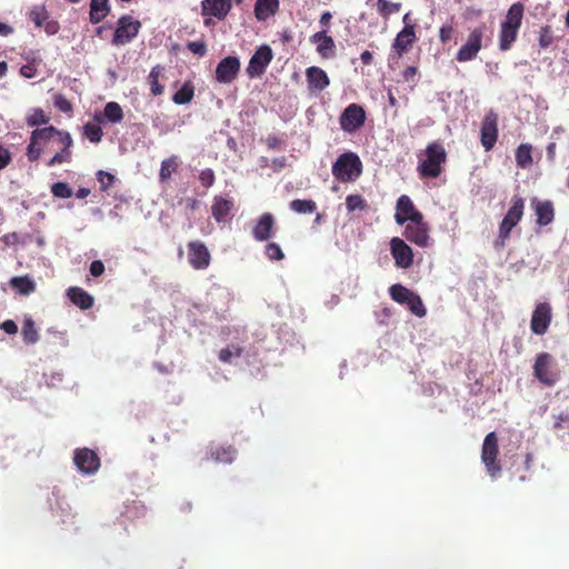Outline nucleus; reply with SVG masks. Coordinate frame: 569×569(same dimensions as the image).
I'll return each mask as SVG.
<instances>
[{
  "mask_svg": "<svg viewBox=\"0 0 569 569\" xmlns=\"http://www.w3.org/2000/svg\"><path fill=\"white\" fill-rule=\"evenodd\" d=\"M232 7L231 0H203L202 14L223 20Z\"/></svg>",
  "mask_w": 569,
  "mask_h": 569,
  "instance_id": "22",
  "label": "nucleus"
},
{
  "mask_svg": "<svg viewBox=\"0 0 569 569\" xmlns=\"http://www.w3.org/2000/svg\"><path fill=\"white\" fill-rule=\"evenodd\" d=\"M279 0H257L253 13L258 21H264L279 11Z\"/></svg>",
  "mask_w": 569,
  "mask_h": 569,
  "instance_id": "23",
  "label": "nucleus"
},
{
  "mask_svg": "<svg viewBox=\"0 0 569 569\" xmlns=\"http://www.w3.org/2000/svg\"><path fill=\"white\" fill-rule=\"evenodd\" d=\"M405 305L408 307V309L417 317H425L427 313V309L425 308V305L422 302V299L417 293H412V296L409 298Z\"/></svg>",
  "mask_w": 569,
  "mask_h": 569,
  "instance_id": "42",
  "label": "nucleus"
},
{
  "mask_svg": "<svg viewBox=\"0 0 569 569\" xmlns=\"http://www.w3.org/2000/svg\"><path fill=\"white\" fill-rule=\"evenodd\" d=\"M422 219L423 214L415 207L409 196L402 194L398 198L395 213V220L398 224L419 222Z\"/></svg>",
  "mask_w": 569,
  "mask_h": 569,
  "instance_id": "10",
  "label": "nucleus"
},
{
  "mask_svg": "<svg viewBox=\"0 0 569 569\" xmlns=\"http://www.w3.org/2000/svg\"><path fill=\"white\" fill-rule=\"evenodd\" d=\"M97 180L100 183V188L102 191H107L114 182V176L103 171L99 170L97 173Z\"/></svg>",
  "mask_w": 569,
  "mask_h": 569,
  "instance_id": "54",
  "label": "nucleus"
},
{
  "mask_svg": "<svg viewBox=\"0 0 569 569\" xmlns=\"http://www.w3.org/2000/svg\"><path fill=\"white\" fill-rule=\"evenodd\" d=\"M236 453L237 451L232 447H220L212 452V457L218 462L230 463L234 460Z\"/></svg>",
  "mask_w": 569,
  "mask_h": 569,
  "instance_id": "44",
  "label": "nucleus"
},
{
  "mask_svg": "<svg viewBox=\"0 0 569 569\" xmlns=\"http://www.w3.org/2000/svg\"><path fill=\"white\" fill-rule=\"evenodd\" d=\"M70 301L81 310L90 309L93 306V297L80 287H71L67 290Z\"/></svg>",
  "mask_w": 569,
  "mask_h": 569,
  "instance_id": "25",
  "label": "nucleus"
},
{
  "mask_svg": "<svg viewBox=\"0 0 569 569\" xmlns=\"http://www.w3.org/2000/svg\"><path fill=\"white\" fill-rule=\"evenodd\" d=\"M341 128L346 131L356 130V103L349 104L340 117Z\"/></svg>",
  "mask_w": 569,
  "mask_h": 569,
  "instance_id": "34",
  "label": "nucleus"
},
{
  "mask_svg": "<svg viewBox=\"0 0 569 569\" xmlns=\"http://www.w3.org/2000/svg\"><path fill=\"white\" fill-rule=\"evenodd\" d=\"M162 71L160 66H156L151 69L148 81L150 84V91L153 96H161L164 91V87L159 82V76Z\"/></svg>",
  "mask_w": 569,
  "mask_h": 569,
  "instance_id": "38",
  "label": "nucleus"
},
{
  "mask_svg": "<svg viewBox=\"0 0 569 569\" xmlns=\"http://www.w3.org/2000/svg\"><path fill=\"white\" fill-rule=\"evenodd\" d=\"M523 13L525 6L521 2H516L511 4L510 8L508 9L501 24L520 29L522 24Z\"/></svg>",
  "mask_w": 569,
  "mask_h": 569,
  "instance_id": "27",
  "label": "nucleus"
},
{
  "mask_svg": "<svg viewBox=\"0 0 569 569\" xmlns=\"http://www.w3.org/2000/svg\"><path fill=\"white\" fill-rule=\"evenodd\" d=\"M453 34V27L451 24H443L439 30V40L441 43H447L451 40Z\"/></svg>",
  "mask_w": 569,
  "mask_h": 569,
  "instance_id": "59",
  "label": "nucleus"
},
{
  "mask_svg": "<svg viewBox=\"0 0 569 569\" xmlns=\"http://www.w3.org/2000/svg\"><path fill=\"white\" fill-rule=\"evenodd\" d=\"M0 329L8 335H16L18 332V326L13 320H6L0 323Z\"/></svg>",
  "mask_w": 569,
  "mask_h": 569,
  "instance_id": "62",
  "label": "nucleus"
},
{
  "mask_svg": "<svg viewBox=\"0 0 569 569\" xmlns=\"http://www.w3.org/2000/svg\"><path fill=\"white\" fill-rule=\"evenodd\" d=\"M30 20L37 28H41L49 18V12L44 6H36L29 12Z\"/></svg>",
  "mask_w": 569,
  "mask_h": 569,
  "instance_id": "43",
  "label": "nucleus"
},
{
  "mask_svg": "<svg viewBox=\"0 0 569 569\" xmlns=\"http://www.w3.org/2000/svg\"><path fill=\"white\" fill-rule=\"evenodd\" d=\"M72 146L73 139L68 131L53 126L37 128L31 131L26 157L30 162H36L43 153L56 150L53 157L46 162L47 167L70 163L72 161Z\"/></svg>",
  "mask_w": 569,
  "mask_h": 569,
  "instance_id": "1",
  "label": "nucleus"
},
{
  "mask_svg": "<svg viewBox=\"0 0 569 569\" xmlns=\"http://www.w3.org/2000/svg\"><path fill=\"white\" fill-rule=\"evenodd\" d=\"M531 152L532 146L530 143H521L520 146H518V148L516 149L515 158L516 163L519 168L527 169L532 164L533 160Z\"/></svg>",
  "mask_w": 569,
  "mask_h": 569,
  "instance_id": "31",
  "label": "nucleus"
},
{
  "mask_svg": "<svg viewBox=\"0 0 569 569\" xmlns=\"http://www.w3.org/2000/svg\"><path fill=\"white\" fill-rule=\"evenodd\" d=\"M423 158L419 159L418 172L422 179L438 178L443 169L442 166L447 161V151L440 141L428 143L425 149Z\"/></svg>",
  "mask_w": 569,
  "mask_h": 569,
  "instance_id": "2",
  "label": "nucleus"
},
{
  "mask_svg": "<svg viewBox=\"0 0 569 569\" xmlns=\"http://www.w3.org/2000/svg\"><path fill=\"white\" fill-rule=\"evenodd\" d=\"M188 261L196 270H204L209 267L211 254L202 241L194 240L188 243Z\"/></svg>",
  "mask_w": 569,
  "mask_h": 569,
  "instance_id": "13",
  "label": "nucleus"
},
{
  "mask_svg": "<svg viewBox=\"0 0 569 569\" xmlns=\"http://www.w3.org/2000/svg\"><path fill=\"white\" fill-rule=\"evenodd\" d=\"M390 253L398 268L408 269L413 264V251L411 247L399 237H393L390 240Z\"/></svg>",
  "mask_w": 569,
  "mask_h": 569,
  "instance_id": "11",
  "label": "nucleus"
},
{
  "mask_svg": "<svg viewBox=\"0 0 569 569\" xmlns=\"http://www.w3.org/2000/svg\"><path fill=\"white\" fill-rule=\"evenodd\" d=\"M499 455L498 436L495 431L489 432L483 440L481 449V461L488 475L496 479L501 472V466L497 460Z\"/></svg>",
  "mask_w": 569,
  "mask_h": 569,
  "instance_id": "4",
  "label": "nucleus"
},
{
  "mask_svg": "<svg viewBox=\"0 0 569 569\" xmlns=\"http://www.w3.org/2000/svg\"><path fill=\"white\" fill-rule=\"evenodd\" d=\"M264 254L271 261H279L284 258L282 249L276 242H269L266 244Z\"/></svg>",
  "mask_w": 569,
  "mask_h": 569,
  "instance_id": "50",
  "label": "nucleus"
},
{
  "mask_svg": "<svg viewBox=\"0 0 569 569\" xmlns=\"http://www.w3.org/2000/svg\"><path fill=\"white\" fill-rule=\"evenodd\" d=\"M22 338L27 345L36 343L39 340V333L32 319H26L22 326Z\"/></svg>",
  "mask_w": 569,
  "mask_h": 569,
  "instance_id": "39",
  "label": "nucleus"
},
{
  "mask_svg": "<svg viewBox=\"0 0 569 569\" xmlns=\"http://www.w3.org/2000/svg\"><path fill=\"white\" fill-rule=\"evenodd\" d=\"M73 461L78 469L87 475H92L100 468V458L89 448L77 449Z\"/></svg>",
  "mask_w": 569,
  "mask_h": 569,
  "instance_id": "16",
  "label": "nucleus"
},
{
  "mask_svg": "<svg viewBox=\"0 0 569 569\" xmlns=\"http://www.w3.org/2000/svg\"><path fill=\"white\" fill-rule=\"evenodd\" d=\"M276 219L272 213H262L252 228V236L257 241H267L274 234Z\"/></svg>",
  "mask_w": 569,
  "mask_h": 569,
  "instance_id": "17",
  "label": "nucleus"
},
{
  "mask_svg": "<svg viewBox=\"0 0 569 569\" xmlns=\"http://www.w3.org/2000/svg\"><path fill=\"white\" fill-rule=\"evenodd\" d=\"M353 234V227L352 224H343L341 229L337 233V246L340 247L341 250L345 251H351V241L348 240V234Z\"/></svg>",
  "mask_w": 569,
  "mask_h": 569,
  "instance_id": "40",
  "label": "nucleus"
},
{
  "mask_svg": "<svg viewBox=\"0 0 569 569\" xmlns=\"http://www.w3.org/2000/svg\"><path fill=\"white\" fill-rule=\"evenodd\" d=\"M109 12V0H91L89 13L91 23L97 24L101 22Z\"/></svg>",
  "mask_w": 569,
  "mask_h": 569,
  "instance_id": "29",
  "label": "nucleus"
},
{
  "mask_svg": "<svg viewBox=\"0 0 569 569\" xmlns=\"http://www.w3.org/2000/svg\"><path fill=\"white\" fill-rule=\"evenodd\" d=\"M417 40L418 38L415 27L402 28V30L397 33L392 48L397 52L398 57H402L411 49Z\"/></svg>",
  "mask_w": 569,
  "mask_h": 569,
  "instance_id": "20",
  "label": "nucleus"
},
{
  "mask_svg": "<svg viewBox=\"0 0 569 569\" xmlns=\"http://www.w3.org/2000/svg\"><path fill=\"white\" fill-rule=\"evenodd\" d=\"M551 306L548 302L538 303L531 316V331L539 336L546 333L551 323Z\"/></svg>",
  "mask_w": 569,
  "mask_h": 569,
  "instance_id": "14",
  "label": "nucleus"
},
{
  "mask_svg": "<svg viewBox=\"0 0 569 569\" xmlns=\"http://www.w3.org/2000/svg\"><path fill=\"white\" fill-rule=\"evenodd\" d=\"M180 166V160L178 156H171L161 162L159 180L160 182H167L171 179L172 173L177 172Z\"/></svg>",
  "mask_w": 569,
  "mask_h": 569,
  "instance_id": "30",
  "label": "nucleus"
},
{
  "mask_svg": "<svg viewBox=\"0 0 569 569\" xmlns=\"http://www.w3.org/2000/svg\"><path fill=\"white\" fill-rule=\"evenodd\" d=\"M12 161V153L11 151L0 144V171L7 168Z\"/></svg>",
  "mask_w": 569,
  "mask_h": 569,
  "instance_id": "58",
  "label": "nucleus"
},
{
  "mask_svg": "<svg viewBox=\"0 0 569 569\" xmlns=\"http://www.w3.org/2000/svg\"><path fill=\"white\" fill-rule=\"evenodd\" d=\"M525 200L520 196H513L511 199V207L507 211L503 220L516 227L523 217Z\"/></svg>",
  "mask_w": 569,
  "mask_h": 569,
  "instance_id": "26",
  "label": "nucleus"
},
{
  "mask_svg": "<svg viewBox=\"0 0 569 569\" xmlns=\"http://www.w3.org/2000/svg\"><path fill=\"white\" fill-rule=\"evenodd\" d=\"M241 353H242V348H240V347H236V346L227 347V348H223L220 350L219 360L224 363H230L232 357H240Z\"/></svg>",
  "mask_w": 569,
  "mask_h": 569,
  "instance_id": "51",
  "label": "nucleus"
},
{
  "mask_svg": "<svg viewBox=\"0 0 569 569\" xmlns=\"http://www.w3.org/2000/svg\"><path fill=\"white\" fill-rule=\"evenodd\" d=\"M240 60L234 56L223 58L216 68V80L219 83H231L240 72Z\"/></svg>",
  "mask_w": 569,
  "mask_h": 569,
  "instance_id": "15",
  "label": "nucleus"
},
{
  "mask_svg": "<svg viewBox=\"0 0 569 569\" xmlns=\"http://www.w3.org/2000/svg\"><path fill=\"white\" fill-rule=\"evenodd\" d=\"M487 31L486 23H480L468 34L467 41L460 47L456 54L458 62H468L477 58L482 49V40Z\"/></svg>",
  "mask_w": 569,
  "mask_h": 569,
  "instance_id": "5",
  "label": "nucleus"
},
{
  "mask_svg": "<svg viewBox=\"0 0 569 569\" xmlns=\"http://www.w3.org/2000/svg\"><path fill=\"white\" fill-rule=\"evenodd\" d=\"M83 134L93 143L101 141L103 132L100 126L88 122L83 127Z\"/></svg>",
  "mask_w": 569,
  "mask_h": 569,
  "instance_id": "46",
  "label": "nucleus"
},
{
  "mask_svg": "<svg viewBox=\"0 0 569 569\" xmlns=\"http://www.w3.org/2000/svg\"><path fill=\"white\" fill-rule=\"evenodd\" d=\"M90 273L93 277H100L104 272V264L101 260H93L90 264Z\"/></svg>",
  "mask_w": 569,
  "mask_h": 569,
  "instance_id": "61",
  "label": "nucleus"
},
{
  "mask_svg": "<svg viewBox=\"0 0 569 569\" xmlns=\"http://www.w3.org/2000/svg\"><path fill=\"white\" fill-rule=\"evenodd\" d=\"M498 114L493 110H489L481 122L480 140L486 151H490L498 139Z\"/></svg>",
  "mask_w": 569,
  "mask_h": 569,
  "instance_id": "8",
  "label": "nucleus"
},
{
  "mask_svg": "<svg viewBox=\"0 0 569 569\" xmlns=\"http://www.w3.org/2000/svg\"><path fill=\"white\" fill-rule=\"evenodd\" d=\"M401 9L400 2H391L388 0H378L377 1V10L381 17L385 19L389 18V16L399 12Z\"/></svg>",
  "mask_w": 569,
  "mask_h": 569,
  "instance_id": "41",
  "label": "nucleus"
},
{
  "mask_svg": "<svg viewBox=\"0 0 569 569\" xmlns=\"http://www.w3.org/2000/svg\"><path fill=\"white\" fill-rule=\"evenodd\" d=\"M19 240H20V238L17 232H9V233H6L3 237H1V241L6 246H14L19 242Z\"/></svg>",
  "mask_w": 569,
  "mask_h": 569,
  "instance_id": "63",
  "label": "nucleus"
},
{
  "mask_svg": "<svg viewBox=\"0 0 569 569\" xmlns=\"http://www.w3.org/2000/svg\"><path fill=\"white\" fill-rule=\"evenodd\" d=\"M194 96V87L190 81H187L182 87L172 96V101L176 104H187Z\"/></svg>",
  "mask_w": 569,
  "mask_h": 569,
  "instance_id": "32",
  "label": "nucleus"
},
{
  "mask_svg": "<svg viewBox=\"0 0 569 569\" xmlns=\"http://www.w3.org/2000/svg\"><path fill=\"white\" fill-rule=\"evenodd\" d=\"M519 30L520 29L518 28L500 24L499 49L501 51H508L511 49V47L518 39Z\"/></svg>",
  "mask_w": 569,
  "mask_h": 569,
  "instance_id": "28",
  "label": "nucleus"
},
{
  "mask_svg": "<svg viewBox=\"0 0 569 569\" xmlns=\"http://www.w3.org/2000/svg\"><path fill=\"white\" fill-rule=\"evenodd\" d=\"M266 144L269 149H278L282 144V140L276 134H269L266 138Z\"/></svg>",
  "mask_w": 569,
  "mask_h": 569,
  "instance_id": "64",
  "label": "nucleus"
},
{
  "mask_svg": "<svg viewBox=\"0 0 569 569\" xmlns=\"http://www.w3.org/2000/svg\"><path fill=\"white\" fill-rule=\"evenodd\" d=\"M413 291L409 290L407 287L396 283L389 288V295L391 299L399 305H405L412 296Z\"/></svg>",
  "mask_w": 569,
  "mask_h": 569,
  "instance_id": "35",
  "label": "nucleus"
},
{
  "mask_svg": "<svg viewBox=\"0 0 569 569\" xmlns=\"http://www.w3.org/2000/svg\"><path fill=\"white\" fill-rule=\"evenodd\" d=\"M533 376L547 387L555 386L559 379V371L555 368L553 357L548 352L538 353L533 365Z\"/></svg>",
  "mask_w": 569,
  "mask_h": 569,
  "instance_id": "3",
  "label": "nucleus"
},
{
  "mask_svg": "<svg viewBox=\"0 0 569 569\" xmlns=\"http://www.w3.org/2000/svg\"><path fill=\"white\" fill-rule=\"evenodd\" d=\"M273 58L272 49L268 44L260 46L249 60L247 74L249 78H259Z\"/></svg>",
  "mask_w": 569,
  "mask_h": 569,
  "instance_id": "7",
  "label": "nucleus"
},
{
  "mask_svg": "<svg viewBox=\"0 0 569 569\" xmlns=\"http://www.w3.org/2000/svg\"><path fill=\"white\" fill-rule=\"evenodd\" d=\"M141 22L129 14L121 16L112 37L113 46H124L131 42L139 33Z\"/></svg>",
  "mask_w": 569,
  "mask_h": 569,
  "instance_id": "6",
  "label": "nucleus"
},
{
  "mask_svg": "<svg viewBox=\"0 0 569 569\" xmlns=\"http://www.w3.org/2000/svg\"><path fill=\"white\" fill-rule=\"evenodd\" d=\"M565 426H569V412H560L559 415L553 417V429L560 430L563 429Z\"/></svg>",
  "mask_w": 569,
  "mask_h": 569,
  "instance_id": "57",
  "label": "nucleus"
},
{
  "mask_svg": "<svg viewBox=\"0 0 569 569\" xmlns=\"http://www.w3.org/2000/svg\"><path fill=\"white\" fill-rule=\"evenodd\" d=\"M50 121L49 116L40 108L33 109L32 113L27 117V124L29 127H38L41 124H48Z\"/></svg>",
  "mask_w": 569,
  "mask_h": 569,
  "instance_id": "45",
  "label": "nucleus"
},
{
  "mask_svg": "<svg viewBox=\"0 0 569 569\" xmlns=\"http://www.w3.org/2000/svg\"><path fill=\"white\" fill-rule=\"evenodd\" d=\"M53 103L54 107L63 113H71L73 110L72 103L60 93L54 96Z\"/></svg>",
  "mask_w": 569,
  "mask_h": 569,
  "instance_id": "53",
  "label": "nucleus"
},
{
  "mask_svg": "<svg viewBox=\"0 0 569 569\" xmlns=\"http://www.w3.org/2000/svg\"><path fill=\"white\" fill-rule=\"evenodd\" d=\"M538 42L541 49H547L552 44L553 33L551 26L547 24L540 28Z\"/></svg>",
  "mask_w": 569,
  "mask_h": 569,
  "instance_id": "49",
  "label": "nucleus"
},
{
  "mask_svg": "<svg viewBox=\"0 0 569 569\" xmlns=\"http://www.w3.org/2000/svg\"><path fill=\"white\" fill-rule=\"evenodd\" d=\"M430 228L425 220L419 222H409L405 227L403 237L421 248H428L432 244V239L429 234Z\"/></svg>",
  "mask_w": 569,
  "mask_h": 569,
  "instance_id": "9",
  "label": "nucleus"
},
{
  "mask_svg": "<svg viewBox=\"0 0 569 569\" xmlns=\"http://www.w3.org/2000/svg\"><path fill=\"white\" fill-rule=\"evenodd\" d=\"M40 63V59H32L30 62H28L27 64H23L21 68H20V74L23 77V78H27V79H32L34 78L37 74H38V66Z\"/></svg>",
  "mask_w": 569,
  "mask_h": 569,
  "instance_id": "52",
  "label": "nucleus"
},
{
  "mask_svg": "<svg viewBox=\"0 0 569 569\" xmlns=\"http://www.w3.org/2000/svg\"><path fill=\"white\" fill-rule=\"evenodd\" d=\"M103 116L108 121L118 123L123 119V111L118 102L111 101L104 106Z\"/></svg>",
  "mask_w": 569,
  "mask_h": 569,
  "instance_id": "36",
  "label": "nucleus"
},
{
  "mask_svg": "<svg viewBox=\"0 0 569 569\" xmlns=\"http://www.w3.org/2000/svg\"><path fill=\"white\" fill-rule=\"evenodd\" d=\"M292 211L301 214L312 213L317 210V204L311 199H295L289 203Z\"/></svg>",
  "mask_w": 569,
  "mask_h": 569,
  "instance_id": "37",
  "label": "nucleus"
},
{
  "mask_svg": "<svg viewBox=\"0 0 569 569\" xmlns=\"http://www.w3.org/2000/svg\"><path fill=\"white\" fill-rule=\"evenodd\" d=\"M515 227L511 226L509 222L502 219V221L499 224V234L498 239L495 241L496 248H503L506 244V240L510 237V232Z\"/></svg>",
  "mask_w": 569,
  "mask_h": 569,
  "instance_id": "47",
  "label": "nucleus"
},
{
  "mask_svg": "<svg viewBox=\"0 0 569 569\" xmlns=\"http://www.w3.org/2000/svg\"><path fill=\"white\" fill-rule=\"evenodd\" d=\"M234 202L230 198L216 196L211 206V213L213 219L218 222L230 221L233 217Z\"/></svg>",
  "mask_w": 569,
  "mask_h": 569,
  "instance_id": "18",
  "label": "nucleus"
},
{
  "mask_svg": "<svg viewBox=\"0 0 569 569\" xmlns=\"http://www.w3.org/2000/svg\"><path fill=\"white\" fill-rule=\"evenodd\" d=\"M51 193L56 198L68 199L73 194V191L67 182H56L51 186Z\"/></svg>",
  "mask_w": 569,
  "mask_h": 569,
  "instance_id": "48",
  "label": "nucleus"
},
{
  "mask_svg": "<svg viewBox=\"0 0 569 569\" xmlns=\"http://www.w3.org/2000/svg\"><path fill=\"white\" fill-rule=\"evenodd\" d=\"M353 174H356V153L345 152L333 163L332 176L338 181L348 182L352 180Z\"/></svg>",
  "mask_w": 569,
  "mask_h": 569,
  "instance_id": "12",
  "label": "nucleus"
},
{
  "mask_svg": "<svg viewBox=\"0 0 569 569\" xmlns=\"http://www.w3.org/2000/svg\"><path fill=\"white\" fill-rule=\"evenodd\" d=\"M42 27H43L46 33L49 36H53V34L58 33V31L60 29L59 22L54 19H50V17L43 23Z\"/></svg>",
  "mask_w": 569,
  "mask_h": 569,
  "instance_id": "60",
  "label": "nucleus"
},
{
  "mask_svg": "<svg viewBox=\"0 0 569 569\" xmlns=\"http://www.w3.org/2000/svg\"><path fill=\"white\" fill-rule=\"evenodd\" d=\"M199 181H200L201 186L204 187L206 189L212 187L216 181V174H214L213 170L210 168H207V169L200 171Z\"/></svg>",
  "mask_w": 569,
  "mask_h": 569,
  "instance_id": "55",
  "label": "nucleus"
},
{
  "mask_svg": "<svg viewBox=\"0 0 569 569\" xmlns=\"http://www.w3.org/2000/svg\"><path fill=\"white\" fill-rule=\"evenodd\" d=\"M10 286L21 295H30L34 291L36 284L34 282L28 277H13L10 280Z\"/></svg>",
  "mask_w": 569,
  "mask_h": 569,
  "instance_id": "33",
  "label": "nucleus"
},
{
  "mask_svg": "<svg viewBox=\"0 0 569 569\" xmlns=\"http://www.w3.org/2000/svg\"><path fill=\"white\" fill-rule=\"evenodd\" d=\"M187 48L192 53L204 57L207 54V44L203 41H189Z\"/></svg>",
  "mask_w": 569,
  "mask_h": 569,
  "instance_id": "56",
  "label": "nucleus"
},
{
  "mask_svg": "<svg viewBox=\"0 0 569 569\" xmlns=\"http://www.w3.org/2000/svg\"><path fill=\"white\" fill-rule=\"evenodd\" d=\"M310 41L317 46V52L323 59H330L335 57V41L331 37L327 36L326 29L312 34L310 37Z\"/></svg>",
  "mask_w": 569,
  "mask_h": 569,
  "instance_id": "21",
  "label": "nucleus"
},
{
  "mask_svg": "<svg viewBox=\"0 0 569 569\" xmlns=\"http://www.w3.org/2000/svg\"><path fill=\"white\" fill-rule=\"evenodd\" d=\"M531 207L537 216L536 223L539 227H545L550 224L555 219V208L553 203L550 200H531Z\"/></svg>",
  "mask_w": 569,
  "mask_h": 569,
  "instance_id": "19",
  "label": "nucleus"
},
{
  "mask_svg": "<svg viewBox=\"0 0 569 569\" xmlns=\"http://www.w3.org/2000/svg\"><path fill=\"white\" fill-rule=\"evenodd\" d=\"M310 90L321 91L329 84L327 73L319 67H310L306 71Z\"/></svg>",
  "mask_w": 569,
  "mask_h": 569,
  "instance_id": "24",
  "label": "nucleus"
}]
</instances>
